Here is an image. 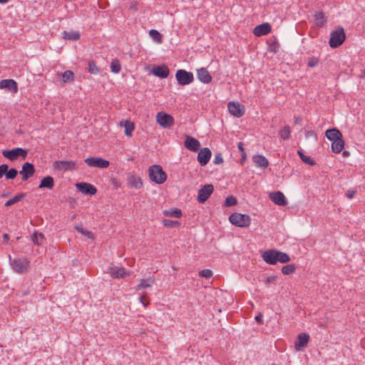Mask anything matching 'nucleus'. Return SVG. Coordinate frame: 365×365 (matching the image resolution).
<instances>
[{
  "label": "nucleus",
  "instance_id": "9b49d317",
  "mask_svg": "<svg viewBox=\"0 0 365 365\" xmlns=\"http://www.w3.org/2000/svg\"><path fill=\"white\" fill-rule=\"evenodd\" d=\"M229 112L232 115L240 118L245 113V107L238 102H229L227 104Z\"/></svg>",
  "mask_w": 365,
  "mask_h": 365
},
{
  "label": "nucleus",
  "instance_id": "bb28decb",
  "mask_svg": "<svg viewBox=\"0 0 365 365\" xmlns=\"http://www.w3.org/2000/svg\"><path fill=\"white\" fill-rule=\"evenodd\" d=\"M344 148V141L342 138H338L332 141L331 149L334 153H339Z\"/></svg>",
  "mask_w": 365,
  "mask_h": 365
},
{
  "label": "nucleus",
  "instance_id": "7c9ffc66",
  "mask_svg": "<svg viewBox=\"0 0 365 365\" xmlns=\"http://www.w3.org/2000/svg\"><path fill=\"white\" fill-rule=\"evenodd\" d=\"M63 37L66 40L76 41L80 38V34L78 31H66L63 32Z\"/></svg>",
  "mask_w": 365,
  "mask_h": 365
},
{
  "label": "nucleus",
  "instance_id": "1a4fd4ad",
  "mask_svg": "<svg viewBox=\"0 0 365 365\" xmlns=\"http://www.w3.org/2000/svg\"><path fill=\"white\" fill-rule=\"evenodd\" d=\"M214 191V187L211 184H207L202 186L198 191L197 201L200 203H204Z\"/></svg>",
  "mask_w": 365,
  "mask_h": 365
},
{
  "label": "nucleus",
  "instance_id": "c756f323",
  "mask_svg": "<svg viewBox=\"0 0 365 365\" xmlns=\"http://www.w3.org/2000/svg\"><path fill=\"white\" fill-rule=\"evenodd\" d=\"M154 282L155 279L153 277H148L145 279H142L140 283L138 285L137 290L148 288L151 287Z\"/></svg>",
  "mask_w": 365,
  "mask_h": 365
},
{
  "label": "nucleus",
  "instance_id": "473e14b6",
  "mask_svg": "<svg viewBox=\"0 0 365 365\" xmlns=\"http://www.w3.org/2000/svg\"><path fill=\"white\" fill-rule=\"evenodd\" d=\"M279 135L280 138L282 140H289L290 138V136H291V129H290V127L288 126V125H286L284 128H282L279 130Z\"/></svg>",
  "mask_w": 365,
  "mask_h": 365
},
{
  "label": "nucleus",
  "instance_id": "6e6d98bb",
  "mask_svg": "<svg viewBox=\"0 0 365 365\" xmlns=\"http://www.w3.org/2000/svg\"><path fill=\"white\" fill-rule=\"evenodd\" d=\"M139 299H140V300L141 303L143 304V305L145 307H146L148 305L149 302H145V301L144 300V298H143V296H142V297H140Z\"/></svg>",
  "mask_w": 365,
  "mask_h": 365
},
{
  "label": "nucleus",
  "instance_id": "9d476101",
  "mask_svg": "<svg viewBox=\"0 0 365 365\" xmlns=\"http://www.w3.org/2000/svg\"><path fill=\"white\" fill-rule=\"evenodd\" d=\"M84 162L90 167L99 168H106L109 166L110 164L109 161L101 158L96 157L88 158L84 160Z\"/></svg>",
  "mask_w": 365,
  "mask_h": 365
},
{
  "label": "nucleus",
  "instance_id": "f704fd0d",
  "mask_svg": "<svg viewBox=\"0 0 365 365\" xmlns=\"http://www.w3.org/2000/svg\"><path fill=\"white\" fill-rule=\"evenodd\" d=\"M163 213L165 216L174 217L177 218H180L182 216L181 210L178 208L170 210H164Z\"/></svg>",
  "mask_w": 365,
  "mask_h": 365
},
{
  "label": "nucleus",
  "instance_id": "052dcab7",
  "mask_svg": "<svg viewBox=\"0 0 365 365\" xmlns=\"http://www.w3.org/2000/svg\"><path fill=\"white\" fill-rule=\"evenodd\" d=\"M297 154L299 155L301 160L302 159L303 156L305 155L302 150H298Z\"/></svg>",
  "mask_w": 365,
  "mask_h": 365
},
{
  "label": "nucleus",
  "instance_id": "4c0bfd02",
  "mask_svg": "<svg viewBox=\"0 0 365 365\" xmlns=\"http://www.w3.org/2000/svg\"><path fill=\"white\" fill-rule=\"evenodd\" d=\"M43 239V235L40 232H34L32 235V241L37 245H42Z\"/></svg>",
  "mask_w": 365,
  "mask_h": 365
},
{
  "label": "nucleus",
  "instance_id": "de8ad7c7",
  "mask_svg": "<svg viewBox=\"0 0 365 365\" xmlns=\"http://www.w3.org/2000/svg\"><path fill=\"white\" fill-rule=\"evenodd\" d=\"M179 224L180 223L178 221H173V220H163L164 226L168 227H175L177 225H179Z\"/></svg>",
  "mask_w": 365,
  "mask_h": 365
},
{
  "label": "nucleus",
  "instance_id": "338daca9",
  "mask_svg": "<svg viewBox=\"0 0 365 365\" xmlns=\"http://www.w3.org/2000/svg\"><path fill=\"white\" fill-rule=\"evenodd\" d=\"M26 294H27V292H24V293L22 294V295H25Z\"/></svg>",
  "mask_w": 365,
  "mask_h": 365
},
{
  "label": "nucleus",
  "instance_id": "603ef678",
  "mask_svg": "<svg viewBox=\"0 0 365 365\" xmlns=\"http://www.w3.org/2000/svg\"><path fill=\"white\" fill-rule=\"evenodd\" d=\"M276 281V278L274 276H270V277H268L266 278L264 282L267 284H269L270 283H274Z\"/></svg>",
  "mask_w": 365,
  "mask_h": 365
},
{
  "label": "nucleus",
  "instance_id": "37998d69",
  "mask_svg": "<svg viewBox=\"0 0 365 365\" xmlns=\"http://www.w3.org/2000/svg\"><path fill=\"white\" fill-rule=\"evenodd\" d=\"M237 203V199L232 195L226 197L225 205L227 207L234 206Z\"/></svg>",
  "mask_w": 365,
  "mask_h": 365
},
{
  "label": "nucleus",
  "instance_id": "ddd939ff",
  "mask_svg": "<svg viewBox=\"0 0 365 365\" xmlns=\"http://www.w3.org/2000/svg\"><path fill=\"white\" fill-rule=\"evenodd\" d=\"M35 172L34 165L32 163L26 162L22 165V168L19 173L22 175V180L26 181L29 178L34 175Z\"/></svg>",
  "mask_w": 365,
  "mask_h": 365
},
{
  "label": "nucleus",
  "instance_id": "39448f33",
  "mask_svg": "<svg viewBox=\"0 0 365 365\" xmlns=\"http://www.w3.org/2000/svg\"><path fill=\"white\" fill-rule=\"evenodd\" d=\"M175 78L179 85L185 86L194 81V76L192 72L183 69H179L175 73Z\"/></svg>",
  "mask_w": 365,
  "mask_h": 365
},
{
  "label": "nucleus",
  "instance_id": "b1692460",
  "mask_svg": "<svg viewBox=\"0 0 365 365\" xmlns=\"http://www.w3.org/2000/svg\"><path fill=\"white\" fill-rule=\"evenodd\" d=\"M128 185L135 189H140L143 186V182L140 177L135 175H130L128 178Z\"/></svg>",
  "mask_w": 365,
  "mask_h": 365
},
{
  "label": "nucleus",
  "instance_id": "c85d7f7f",
  "mask_svg": "<svg viewBox=\"0 0 365 365\" xmlns=\"http://www.w3.org/2000/svg\"><path fill=\"white\" fill-rule=\"evenodd\" d=\"M315 24L319 27H322L327 21L325 15L322 11H317L314 15Z\"/></svg>",
  "mask_w": 365,
  "mask_h": 365
},
{
  "label": "nucleus",
  "instance_id": "f03ea898",
  "mask_svg": "<svg viewBox=\"0 0 365 365\" xmlns=\"http://www.w3.org/2000/svg\"><path fill=\"white\" fill-rule=\"evenodd\" d=\"M149 178L157 184H163L167 179V175L158 165H151L148 169Z\"/></svg>",
  "mask_w": 365,
  "mask_h": 365
},
{
  "label": "nucleus",
  "instance_id": "7ed1b4c3",
  "mask_svg": "<svg viewBox=\"0 0 365 365\" xmlns=\"http://www.w3.org/2000/svg\"><path fill=\"white\" fill-rule=\"evenodd\" d=\"M229 220L232 225L240 227H247L251 222L249 215L240 213H232L230 215Z\"/></svg>",
  "mask_w": 365,
  "mask_h": 365
},
{
  "label": "nucleus",
  "instance_id": "6ab92c4d",
  "mask_svg": "<svg viewBox=\"0 0 365 365\" xmlns=\"http://www.w3.org/2000/svg\"><path fill=\"white\" fill-rule=\"evenodd\" d=\"M272 30V27L268 23H263L260 25L257 26L254 30L253 34L256 36H261L268 34Z\"/></svg>",
  "mask_w": 365,
  "mask_h": 365
},
{
  "label": "nucleus",
  "instance_id": "a211bd4d",
  "mask_svg": "<svg viewBox=\"0 0 365 365\" xmlns=\"http://www.w3.org/2000/svg\"><path fill=\"white\" fill-rule=\"evenodd\" d=\"M269 199L277 205L285 206L287 205V200L284 195L280 191L271 192Z\"/></svg>",
  "mask_w": 365,
  "mask_h": 365
},
{
  "label": "nucleus",
  "instance_id": "c03bdc74",
  "mask_svg": "<svg viewBox=\"0 0 365 365\" xmlns=\"http://www.w3.org/2000/svg\"><path fill=\"white\" fill-rule=\"evenodd\" d=\"M319 60L318 58L314 57V56L309 57V58H308V60H307V66L309 67L313 68V67L317 66L319 64Z\"/></svg>",
  "mask_w": 365,
  "mask_h": 365
},
{
  "label": "nucleus",
  "instance_id": "864d4df0",
  "mask_svg": "<svg viewBox=\"0 0 365 365\" xmlns=\"http://www.w3.org/2000/svg\"><path fill=\"white\" fill-rule=\"evenodd\" d=\"M237 147H238V149L241 151V153H245V149H244V144H243V143L240 142V143L237 144Z\"/></svg>",
  "mask_w": 365,
  "mask_h": 365
},
{
  "label": "nucleus",
  "instance_id": "f257e3e1",
  "mask_svg": "<svg viewBox=\"0 0 365 365\" xmlns=\"http://www.w3.org/2000/svg\"><path fill=\"white\" fill-rule=\"evenodd\" d=\"M262 257L269 264H276L278 262L284 264L290 261V257L287 253L274 249L264 251L262 254Z\"/></svg>",
  "mask_w": 365,
  "mask_h": 365
},
{
  "label": "nucleus",
  "instance_id": "cd10ccee",
  "mask_svg": "<svg viewBox=\"0 0 365 365\" xmlns=\"http://www.w3.org/2000/svg\"><path fill=\"white\" fill-rule=\"evenodd\" d=\"M326 137L330 140H336L342 137L340 131L336 128L329 129L326 131Z\"/></svg>",
  "mask_w": 365,
  "mask_h": 365
},
{
  "label": "nucleus",
  "instance_id": "f8f14e48",
  "mask_svg": "<svg viewBox=\"0 0 365 365\" xmlns=\"http://www.w3.org/2000/svg\"><path fill=\"white\" fill-rule=\"evenodd\" d=\"M76 187L85 195H94L97 192L96 187L88 182H78L76 184Z\"/></svg>",
  "mask_w": 365,
  "mask_h": 365
},
{
  "label": "nucleus",
  "instance_id": "423d86ee",
  "mask_svg": "<svg viewBox=\"0 0 365 365\" xmlns=\"http://www.w3.org/2000/svg\"><path fill=\"white\" fill-rule=\"evenodd\" d=\"M156 121L163 128H170L175 123L172 115L163 111L157 113Z\"/></svg>",
  "mask_w": 365,
  "mask_h": 365
},
{
  "label": "nucleus",
  "instance_id": "79ce46f5",
  "mask_svg": "<svg viewBox=\"0 0 365 365\" xmlns=\"http://www.w3.org/2000/svg\"><path fill=\"white\" fill-rule=\"evenodd\" d=\"M133 130H134L133 123L131 122L126 121L125 123V134L127 136H131Z\"/></svg>",
  "mask_w": 365,
  "mask_h": 365
},
{
  "label": "nucleus",
  "instance_id": "680f3d73",
  "mask_svg": "<svg viewBox=\"0 0 365 365\" xmlns=\"http://www.w3.org/2000/svg\"><path fill=\"white\" fill-rule=\"evenodd\" d=\"M9 0H0V3L5 4L7 3Z\"/></svg>",
  "mask_w": 365,
  "mask_h": 365
},
{
  "label": "nucleus",
  "instance_id": "a19ab883",
  "mask_svg": "<svg viewBox=\"0 0 365 365\" xmlns=\"http://www.w3.org/2000/svg\"><path fill=\"white\" fill-rule=\"evenodd\" d=\"M296 268L294 264H287L282 268L284 274L288 275L294 272Z\"/></svg>",
  "mask_w": 365,
  "mask_h": 365
},
{
  "label": "nucleus",
  "instance_id": "e433bc0d",
  "mask_svg": "<svg viewBox=\"0 0 365 365\" xmlns=\"http://www.w3.org/2000/svg\"><path fill=\"white\" fill-rule=\"evenodd\" d=\"M88 71L91 74H98L100 72V68L96 66V63L95 61H91L88 62Z\"/></svg>",
  "mask_w": 365,
  "mask_h": 365
},
{
  "label": "nucleus",
  "instance_id": "dca6fc26",
  "mask_svg": "<svg viewBox=\"0 0 365 365\" xmlns=\"http://www.w3.org/2000/svg\"><path fill=\"white\" fill-rule=\"evenodd\" d=\"M56 170L61 171L71 170L75 168V162L72 160H58L53 164Z\"/></svg>",
  "mask_w": 365,
  "mask_h": 365
},
{
  "label": "nucleus",
  "instance_id": "49530a36",
  "mask_svg": "<svg viewBox=\"0 0 365 365\" xmlns=\"http://www.w3.org/2000/svg\"><path fill=\"white\" fill-rule=\"evenodd\" d=\"M76 228L80 233L86 236L87 237H88L90 239L93 238V234L91 232L84 230L83 228L79 227H76Z\"/></svg>",
  "mask_w": 365,
  "mask_h": 365
},
{
  "label": "nucleus",
  "instance_id": "0e129e2a",
  "mask_svg": "<svg viewBox=\"0 0 365 365\" xmlns=\"http://www.w3.org/2000/svg\"><path fill=\"white\" fill-rule=\"evenodd\" d=\"M363 74H364V77H365V68H364V71H363Z\"/></svg>",
  "mask_w": 365,
  "mask_h": 365
},
{
  "label": "nucleus",
  "instance_id": "2f4dec72",
  "mask_svg": "<svg viewBox=\"0 0 365 365\" xmlns=\"http://www.w3.org/2000/svg\"><path fill=\"white\" fill-rule=\"evenodd\" d=\"M26 196V193H19L17 195H16L14 197H12L11 199L7 200L6 202H5V206L6 207H9V206H11L21 200H22Z\"/></svg>",
  "mask_w": 365,
  "mask_h": 365
},
{
  "label": "nucleus",
  "instance_id": "09e8293b",
  "mask_svg": "<svg viewBox=\"0 0 365 365\" xmlns=\"http://www.w3.org/2000/svg\"><path fill=\"white\" fill-rule=\"evenodd\" d=\"M223 163V158L222 153H217L215 155L213 163L215 165H220Z\"/></svg>",
  "mask_w": 365,
  "mask_h": 365
},
{
  "label": "nucleus",
  "instance_id": "0eeeda50",
  "mask_svg": "<svg viewBox=\"0 0 365 365\" xmlns=\"http://www.w3.org/2000/svg\"><path fill=\"white\" fill-rule=\"evenodd\" d=\"M2 155L10 160H15L19 157L26 158L27 156V151L21 148H16L12 150H4L2 151Z\"/></svg>",
  "mask_w": 365,
  "mask_h": 365
},
{
  "label": "nucleus",
  "instance_id": "69168bd1",
  "mask_svg": "<svg viewBox=\"0 0 365 365\" xmlns=\"http://www.w3.org/2000/svg\"><path fill=\"white\" fill-rule=\"evenodd\" d=\"M298 122H299V120H298V119H296L295 123H298Z\"/></svg>",
  "mask_w": 365,
  "mask_h": 365
},
{
  "label": "nucleus",
  "instance_id": "a878e982",
  "mask_svg": "<svg viewBox=\"0 0 365 365\" xmlns=\"http://www.w3.org/2000/svg\"><path fill=\"white\" fill-rule=\"evenodd\" d=\"M53 186H54L53 178L51 176H46L41 180V181L38 185V187L41 189L47 188L48 190H51V189H53Z\"/></svg>",
  "mask_w": 365,
  "mask_h": 365
},
{
  "label": "nucleus",
  "instance_id": "4be33fe9",
  "mask_svg": "<svg viewBox=\"0 0 365 365\" xmlns=\"http://www.w3.org/2000/svg\"><path fill=\"white\" fill-rule=\"evenodd\" d=\"M109 273L114 278H123L130 274L125 268L118 267H110L109 268Z\"/></svg>",
  "mask_w": 365,
  "mask_h": 365
},
{
  "label": "nucleus",
  "instance_id": "aec40b11",
  "mask_svg": "<svg viewBox=\"0 0 365 365\" xmlns=\"http://www.w3.org/2000/svg\"><path fill=\"white\" fill-rule=\"evenodd\" d=\"M152 73L155 76L161 78H165L168 76L170 70L166 65H162L153 67Z\"/></svg>",
  "mask_w": 365,
  "mask_h": 365
},
{
  "label": "nucleus",
  "instance_id": "f3484780",
  "mask_svg": "<svg viewBox=\"0 0 365 365\" xmlns=\"http://www.w3.org/2000/svg\"><path fill=\"white\" fill-rule=\"evenodd\" d=\"M309 341V335L307 333L299 334L294 342V346L297 351H301L307 346Z\"/></svg>",
  "mask_w": 365,
  "mask_h": 365
},
{
  "label": "nucleus",
  "instance_id": "c9c22d12",
  "mask_svg": "<svg viewBox=\"0 0 365 365\" xmlns=\"http://www.w3.org/2000/svg\"><path fill=\"white\" fill-rule=\"evenodd\" d=\"M110 70L114 73H118L121 70V65L117 58L113 59L110 63Z\"/></svg>",
  "mask_w": 365,
  "mask_h": 365
},
{
  "label": "nucleus",
  "instance_id": "13d9d810",
  "mask_svg": "<svg viewBox=\"0 0 365 365\" xmlns=\"http://www.w3.org/2000/svg\"><path fill=\"white\" fill-rule=\"evenodd\" d=\"M3 239L4 242H8L9 240V235L8 234H4L3 235Z\"/></svg>",
  "mask_w": 365,
  "mask_h": 365
},
{
  "label": "nucleus",
  "instance_id": "a18cd8bd",
  "mask_svg": "<svg viewBox=\"0 0 365 365\" xmlns=\"http://www.w3.org/2000/svg\"><path fill=\"white\" fill-rule=\"evenodd\" d=\"M199 275L205 279H209L212 276V272L211 269H205L199 272Z\"/></svg>",
  "mask_w": 365,
  "mask_h": 365
},
{
  "label": "nucleus",
  "instance_id": "8fccbe9b",
  "mask_svg": "<svg viewBox=\"0 0 365 365\" xmlns=\"http://www.w3.org/2000/svg\"><path fill=\"white\" fill-rule=\"evenodd\" d=\"M302 160L309 165H314L316 164L315 161L311 158L309 156L304 155L303 156Z\"/></svg>",
  "mask_w": 365,
  "mask_h": 365
},
{
  "label": "nucleus",
  "instance_id": "4468645a",
  "mask_svg": "<svg viewBox=\"0 0 365 365\" xmlns=\"http://www.w3.org/2000/svg\"><path fill=\"white\" fill-rule=\"evenodd\" d=\"M184 145L189 150L196 152L200 148V143L198 140L195 139L192 136L186 135Z\"/></svg>",
  "mask_w": 365,
  "mask_h": 365
},
{
  "label": "nucleus",
  "instance_id": "20e7f679",
  "mask_svg": "<svg viewBox=\"0 0 365 365\" xmlns=\"http://www.w3.org/2000/svg\"><path fill=\"white\" fill-rule=\"evenodd\" d=\"M346 38L345 33L342 27L338 28L331 32L329 38V46L331 48H337L341 46Z\"/></svg>",
  "mask_w": 365,
  "mask_h": 365
},
{
  "label": "nucleus",
  "instance_id": "ea45409f",
  "mask_svg": "<svg viewBox=\"0 0 365 365\" xmlns=\"http://www.w3.org/2000/svg\"><path fill=\"white\" fill-rule=\"evenodd\" d=\"M18 175V171L15 168H11L10 170H6L4 175L7 180H13Z\"/></svg>",
  "mask_w": 365,
  "mask_h": 365
},
{
  "label": "nucleus",
  "instance_id": "58836bf2",
  "mask_svg": "<svg viewBox=\"0 0 365 365\" xmlns=\"http://www.w3.org/2000/svg\"><path fill=\"white\" fill-rule=\"evenodd\" d=\"M149 34L150 37L156 42L161 43L163 41L162 35L157 31L154 29H151L149 31Z\"/></svg>",
  "mask_w": 365,
  "mask_h": 365
},
{
  "label": "nucleus",
  "instance_id": "4d7b16f0",
  "mask_svg": "<svg viewBox=\"0 0 365 365\" xmlns=\"http://www.w3.org/2000/svg\"><path fill=\"white\" fill-rule=\"evenodd\" d=\"M241 155H242L241 163H243L246 160V158H247L246 153H242Z\"/></svg>",
  "mask_w": 365,
  "mask_h": 365
},
{
  "label": "nucleus",
  "instance_id": "412c9836",
  "mask_svg": "<svg viewBox=\"0 0 365 365\" xmlns=\"http://www.w3.org/2000/svg\"><path fill=\"white\" fill-rule=\"evenodd\" d=\"M0 88H6L12 93H16L18 85L13 79H4L0 81Z\"/></svg>",
  "mask_w": 365,
  "mask_h": 365
},
{
  "label": "nucleus",
  "instance_id": "6e6552de",
  "mask_svg": "<svg viewBox=\"0 0 365 365\" xmlns=\"http://www.w3.org/2000/svg\"><path fill=\"white\" fill-rule=\"evenodd\" d=\"M9 259L11 265L16 272L21 274L27 271L29 262L26 258L14 259L12 261L11 260V257H9Z\"/></svg>",
  "mask_w": 365,
  "mask_h": 365
},
{
  "label": "nucleus",
  "instance_id": "bf43d9fd",
  "mask_svg": "<svg viewBox=\"0 0 365 365\" xmlns=\"http://www.w3.org/2000/svg\"><path fill=\"white\" fill-rule=\"evenodd\" d=\"M262 316L261 314L255 317L256 321L258 322L259 323H262Z\"/></svg>",
  "mask_w": 365,
  "mask_h": 365
},
{
  "label": "nucleus",
  "instance_id": "5fc2aeb1",
  "mask_svg": "<svg viewBox=\"0 0 365 365\" xmlns=\"http://www.w3.org/2000/svg\"><path fill=\"white\" fill-rule=\"evenodd\" d=\"M355 195V192L354 191H351V190H349L346 193V197L349 199H351L354 195Z\"/></svg>",
  "mask_w": 365,
  "mask_h": 365
},
{
  "label": "nucleus",
  "instance_id": "393cba45",
  "mask_svg": "<svg viewBox=\"0 0 365 365\" xmlns=\"http://www.w3.org/2000/svg\"><path fill=\"white\" fill-rule=\"evenodd\" d=\"M252 160L257 166L262 168H266L269 165L268 160L264 156L261 155L253 156Z\"/></svg>",
  "mask_w": 365,
  "mask_h": 365
},
{
  "label": "nucleus",
  "instance_id": "5701e85b",
  "mask_svg": "<svg viewBox=\"0 0 365 365\" xmlns=\"http://www.w3.org/2000/svg\"><path fill=\"white\" fill-rule=\"evenodd\" d=\"M197 78L203 83H209L212 81V76L208 71L205 68H201L197 71Z\"/></svg>",
  "mask_w": 365,
  "mask_h": 365
},
{
  "label": "nucleus",
  "instance_id": "3c124183",
  "mask_svg": "<svg viewBox=\"0 0 365 365\" xmlns=\"http://www.w3.org/2000/svg\"><path fill=\"white\" fill-rule=\"evenodd\" d=\"M9 169V166L6 164H2L0 165V179L4 175L6 170Z\"/></svg>",
  "mask_w": 365,
  "mask_h": 365
},
{
  "label": "nucleus",
  "instance_id": "72a5a7b5",
  "mask_svg": "<svg viewBox=\"0 0 365 365\" xmlns=\"http://www.w3.org/2000/svg\"><path fill=\"white\" fill-rule=\"evenodd\" d=\"M61 76L63 78V83L71 82L74 80V73L70 70L66 71L61 74Z\"/></svg>",
  "mask_w": 365,
  "mask_h": 365
},
{
  "label": "nucleus",
  "instance_id": "e2e57ef3",
  "mask_svg": "<svg viewBox=\"0 0 365 365\" xmlns=\"http://www.w3.org/2000/svg\"><path fill=\"white\" fill-rule=\"evenodd\" d=\"M344 155H348V152H347V151H344Z\"/></svg>",
  "mask_w": 365,
  "mask_h": 365
},
{
  "label": "nucleus",
  "instance_id": "2eb2a0df",
  "mask_svg": "<svg viewBox=\"0 0 365 365\" xmlns=\"http://www.w3.org/2000/svg\"><path fill=\"white\" fill-rule=\"evenodd\" d=\"M212 152L208 148L201 149L197 154V161L201 166H205L209 162Z\"/></svg>",
  "mask_w": 365,
  "mask_h": 365
}]
</instances>
